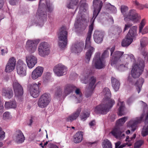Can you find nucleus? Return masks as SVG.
Masks as SVG:
<instances>
[{"instance_id":"1","label":"nucleus","mask_w":148,"mask_h":148,"mask_svg":"<svg viewBox=\"0 0 148 148\" xmlns=\"http://www.w3.org/2000/svg\"><path fill=\"white\" fill-rule=\"evenodd\" d=\"M103 2L101 0H93V6L94 8L92 17L90 21L91 24L89 26L88 31L87 34L85 48L88 49L85 56V62L88 63L91 56L95 50V48L91 46L90 39L92 31L93 29L94 24L95 20L100 12L103 6Z\"/></svg>"},{"instance_id":"2","label":"nucleus","mask_w":148,"mask_h":148,"mask_svg":"<svg viewBox=\"0 0 148 148\" xmlns=\"http://www.w3.org/2000/svg\"><path fill=\"white\" fill-rule=\"evenodd\" d=\"M54 6L50 3L49 0H40L38 8L36 12L34 24L39 27H42L44 22L47 20L48 11L49 13L53 11Z\"/></svg>"},{"instance_id":"3","label":"nucleus","mask_w":148,"mask_h":148,"mask_svg":"<svg viewBox=\"0 0 148 148\" xmlns=\"http://www.w3.org/2000/svg\"><path fill=\"white\" fill-rule=\"evenodd\" d=\"M126 55L133 63L134 66L131 71L132 76L134 78H137L142 74L144 69L145 65L144 58L141 56L140 52V55L138 57V60L136 63L135 57L132 54Z\"/></svg>"},{"instance_id":"4","label":"nucleus","mask_w":148,"mask_h":148,"mask_svg":"<svg viewBox=\"0 0 148 148\" xmlns=\"http://www.w3.org/2000/svg\"><path fill=\"white\" fill-rule=\"evenodd\" d=\"M86 0H81L80 2V6L79 10L78 12L74 24V25L76 28H80L82 30H84L86 27V25L82 23L81 21L85 22L86 21L84 16L82 15V10L84 12H86L88 8V6L86 3Z\"/></svg>"},{"instance_id":"5","label":"nucleus","mask_w":148,"mask_h":148,"mask_svg":"<svg viewBox=\"0 0 148 148\" xmlns=\"http://www.w3.org/2000/svg\"><path fill=\"white\" fill-rule=\"evenodd\" d=\"M115 103V101L113 99L104 100L103 102L95 107L94 111L97 114L105 115L110 111Z\"/></svg>"},{"instance_id":"6","label":"nucleus","mask_w":148,"mask_h":148,"mask_svg":"<svg viewBox=\"0 0 148 148\" xmlns=\"http://www.w3.org/2000/svg\"><path fill=\"white\" fill-rule=\"evenodd\" d=\"M51 100L50 94L48 93H43L40 97L37 104L38 106L41 108H43L46 107L49 105Z\"/></svg>"},{"instance_id":"7","label":"nucleus","mask_w":148,"mask_h":148,"mask_svg":"<svg viewBox=\"0 0 148 148\" xmlns=\"http://www.w3.org/2000/svg\"><path fill=\"white\" fill-rule=\"evenodd\" d=\"M40 83L37 84L36 83L28 84L27 86V90L29 91L32 96L34 98L38 97L40 94L41 88L40 87Z\"/></svg>"},{"instance_id":"8","label":"nucleus","mask_w":148,"mask_h":148,"mask_svg":"<svg viewBox=\"0 0 148 148\" xmlns=\"http://www.w3.org/2000/svg\"><path fill=\"white\" fill-rule=\"evenodd\" d=\"M49 47V45L47 42H41L38 48L39 55L43 57L49 55L50 53Z\"/></svg>"},{"instance_id":"9","label":"nucleus","mask_w":148,"mask_h":148,"mask_svg":"<svg viewBox=\"0 0 148 148\" xmlns=\"http://www.w3.org/2000/svg\"><path fill=\"white\" fill-rule=\"evenodd\" d=\"M92 64L97 69H101L105 67L104 60L100 57L99 52L95 53L92 61Z\"/></svg>"},{"instance_id":"10","label":"nucleus","mask_w":148,"mask_h":148,"mask_svg":"<svg viewBox=\"0 0 148 148\" xmlns=\"http://www.w3.org/2000/svg\"><path fill=\"white\" fill-rule=\"evenodd\" d=\"M140 18V15L134 9L130 10L127 15H125L124 19L125 21L130 20L134 22H137Z\"/></svg>"},{"instance_id":"11","label":"nucleus","mask_w":148,"mask_h":148,"mask_svg":"<svg viewBox=\"0 0 148 148\" xmlns=\"http://www.w3.org/2000/svg\"><path fill=\"white\" fill-rule=\"evenodd\" d=\"M124 52L119 51H114L111 56L110 62L112 66H114L118 63L121 62V58Z\"/></svg>"},{"instance_id":"12","label":"nucleus","mask_w":148,"mask_h":148,"mask_svg":"<svg viewBox=\"0 0 148 148\" xmlns=\"http://www.w3.org/2000/svg\"><path fill=\"white\" fill-rule=\"evenodd\" d=\"M40 41L39 39L35 40H29L26 43L25 48L30 53H33L35 51L37 45Z\"/></svg>"},{"instance_id":"13","label":"nucleus","mask_w":148,"mask_h":148,"mask_svg":"<svg viewBox=\"0 0 148 148\" xmlns=\"http://www.w3.org/2000/svg\"><path fill=\"white\" fill-rule=\"evenodd\" d=\"M27 66L21 60H19L16 64V70L17 74L21 76H24L26 75Z\"/></svg>"},{"instance_id":"14","label":"nucleus","mask_w":148,"mask_h":148,"mask_svg":"<svg viewBox=\"0 0 148 148\" xmlns=\"http://www.w3.org/2000/svg\"><path fill=\"white\" fill-rule=\"evenodd\" d=\"M143 114H142L140 117H136V120H131L128 123L127 126L128 127L131 128L132 132L136 130L137 125L143 121Z\"/></svg>"},{"instance_id":"15","label":"nucleus","mask_w":148,"mask_h":148,"mask_svg":"<svg viewBox=\"0 0 148 148\" xmlns=\"http://www.w3.org/2000/svg\"><path fill=\"white\" fill-rule=\"evenodd\" d=\"M67 68L64 65L59 64L55 66L53 69V71L58 76H63L66 73Z\"/></svg>"},{"instance_id":"16","label":"nucleus","mask_w":148,"mask_h":148,"mask_svg":"<svg viewBox=\"0 0 148 148\" xmlns=\"http://www.w3.org/2000/svg\"><path fill=\"white\" fill-rule=\"evenodd\" d=\"M96 81V78L93 76L91 77L89 79L88 76L81 79V82L82 83L86 84L89 82L88 89H94L96 86V85L95 84Z\"/></svg>"},{"instance_id":"17","label":"nucleus","mask_w":148,"mask_h":148,"mask_svg":"<svg viewBox=\"0 0 148 148\" xmlns=\"http://www.w3.org/2000/svg\"><path fill=\"white\" fill-rule=\"evenodd\" d=\"M13 87L16 95L19 97L23 95V88L17 81H14L13 82Z\"/></svg>"},{"instance_id":"18","label":"nucleus","mask_w":148,"mask_h":148,"mask_svg":"<svg viewBox=\"0 0 148 148\" xmlns=\"http://www.w3.org/2000/svg\"><path fill=\"white\" fill-rule=\"evenodd\" d=\"M105 35L104 31L96 30L93 35V38L95 42L100 44L103 41V37Z\"/></svg>"},{"instance_id":"19","label":"nucleus","mask_w":148,"mask_h":148,"mask_svg":"<svg viewBox=\"0 0 148 148\" xmlns=\"http://www.w3.org/2000/svg\"><path fill=\"white\" fill-rule=\"evenodd\" d=\"M16 65V60L12 57L10 58L7 64L5 69L6 72L9 73L12 71L14 69Z\"/></svg>"},{"instance_id":"20","label":"nucleus","mask_w":148,"mask_h":148,"mask_svg":"<svg viewBox=\"0 0 148 148\" xmlns=\"http://www.w3.org/2000/svg\"><path fill=\"white\" fill-rule=\"evenodd\" d=\"M36 58L32 55L26 57V61L28 68L31 69L33 67L37 62Z\"/></svg>"},{"instance_id":"21","label":"nucleus","mask_w":148,"mask_h":148,"mask_svg":"<svg viewBox=\"0 0 148 148\" xmlns=\"http://www.w3.org/2000/svg\"><path fill=\"white\" fill-rule=\"evenodd\" d=\"M84 47V43L82 42H75L71 47L72 52L78 53L81 52Z\"/></svg>"},{"instance_id":"22","label":"nucleus","mask_w":148,"mask_h":148,"mask_svg":"<svg viewBox=\"0 0 148 148\" xmlns=\"http://www.w3.org/2000/svg\"><path fill=\"white\" fill-rule=\"evenodd\" d=\"M75 86L71 84H67L64 87L63 92V99L68 95L72 93L76 88Z\"/></svg>"},{"instance_id":"23","label":"nucleus","mask_w":148,"mask_h":148,"mask_svg":"<svg viewBox=\"0 0 148 148\" xmlns=\"http://www.w3.org/2000/svg\"><path fill=\"white\" fill-rule=\"evenodd\" d=\"M43 71V68L42 67L38 66L32 72V77L33 79H36L42 75Z\"/></svg>"},{"instance_id":"24","label":"nucleus","mask_w":148,"mask_h":148,"mask_svg":"<svg viewBox=\"0 0 148 148\" xmlns=\"http://www.w3.org/2000/svg\"><path fill=\"white\" fill-rule=\"evenodd\" d=\"M81 111V108H78L75 112L70 115L66 118V121L67 122H71L73 121L76 120L79 115Z\"/></svg>"},{"instance_id":"25","label":"nucleus","mask_w":148,"mask_h":148,"mask_svg":"<svg viewBox=\"0 0 148 148\" xmlns=\"http://www.w3.org/2000/svg\"><path fill=\"white\" fill-rule=\"evenodd\" d=\"M58 35L59 40H67L68 33L65 27L63 26L60 29Z\"/></svg>"},{"instance_id":"26","label":"nucleus","mask_w":148,"mask_h":148,"mask_svg":"<svg viewBox=\"0 0 148 148\" xmlns=\"http://www.w3.org/2000/svg\"><path fill=\"white\" fill-rule=\"evenodd\" d=\"M148 44V38L146 37H143L140 40V52H141V56L143 55L142 54L143 52H145V53H148V52L146 51L145 50V47Z\"/></svg>"},{"instance_id":"27","label":"nucleus","mask_w":148,"mask_h":148,"mask_svg":"<svg viewBox=\"0 0 148 148\" xmlns=\"http://www.w3.org/2000/svg\"><path fill=\"white\" fill-rule=\"evenodd\" d=\"M16 142L18 143H22L25 139V138L20 130H18L16 132Z\"/></svg>"},{"instance_id":"28","label":"nucleus","mask_w":148,"mask_h":148,"mask_svg":"<svg viewBox=\"0 0 148 148\" xmlns=\"http://www.w3.org/2000/svg\"><path fill=\"white\" fill-rule=\"evenodd\" d=\"M2 95L6 98L10 99L13 96V91L9 88H3L2 90Z\"/></svg>"},{"instance_id":"29","label":"nucleus","mask_w":148,"mask_h":148,"mask_svg":"<svg viewBox=\"0 0 148 148\" xmlns=\"http://www.w3.org/2000/svg\"><path fill=\"white\" fill-rule=\"evenodd\" d=\"M111 133L114 137L116 139H118L121 133H122V131L119 127L118 126H116L112 130Z\"/></svg>"},{"instance_id":"30","label":"nucleus","mask_w":148,"mask_h":148,"mask_svg":"<svg viewBox=\"0 0 148 148\" xmlns=\"http://www.w3.org/2000/svg\"><path fill=\"white\" fill-rule=\"evenodd\" d=\"M136 29L137 27L136 26L132 27L130 29L128 33L126 35L127 37L133 39L134 37L136 35Z\"/></svg>"},{"instance_id":"31","label":"nucleus","mask_w":148,"mask_h":148,"mask_svg":"<svg viewBox=\"0 0 148 148\" xmlns=\"http://www.w3.org/2000/svg\"><path fill=\"white\" fill-rule=\"evenodd\" d=\"M83 132H78L74 136L73 141L75 143H79L83 140Z\"/></svg>"},{"instance_id":"32","label":"nucleus","mask_w":148,"mask_h":148,"mask_svg":"<svg viewBox=\"0 0 148 148\" xmlns=\"http://www.w3.org/2000/svg\"><path fill=\"white\" fill-rule=\"evenodd\" d=\"M112 86L115 91H117L119 89L120 83L119 81L116 78L112 77L111 78Z\"/></svg>"},{"instance_id":"33","label":"nucleus","mask_w":148,"mask_h":148,"mask_svg":"<svg viewBox=\"0 0 148 148\" xmlns=\"http://www.w3.org/2000/svg\"><path fill=\"white\" fill-rule=\"evenodd\" d=\"M115 46H113L111 48H107L104 51L102 54L101 57L104 59L105 58L108 57L109 55V52H110V56L112 55L114 51Z\"/></svg>"},{"instance_id":"34","label":"nucleus","mask_w":148,"mask_h":148,"mask_svg":"<svg viewBox=\"0 0 148 148\" xmlns=\"http://www.w3.org/2000/svg\"><path fill=\"white\" fill-rule=\"evenodd\" d=\"M63 93H62V89L61 88L57 87L54 94L55 97L58 99H63Z\"/></svg>"},{"instance_id":"35","label":"nucleus","mask_w":148,"mask_h":148,"mask_svg":"<svg viewBox=\"0 0 148 148\" xmlns=\"http://www.w3.org/2000/svg\"><path fill=\"white\" fill-rule=\"evenodd\" d=\"M144 80L142 78H140L138 79L134 83V85L136 87V89L138 93L140 92L141 88L142 87V85L144 82Z\"/></svg>"},{"instance_id":"36","label":"nucleus","mask_w":148,"mask_h":148,"mask_svg":"<svg viewBox=\"0 0 148 148\" xmlns=\"http://www.w3.org/2000/svg\"><path fill=\"white\" fill-rule=\"evenodd\" d=\"M103 94L105 96L104 100L112 99L110 98L111 97V94L110 90L107 87L104 88L103 90Z\"/></svg>"},{"instance_id":"37","label":"nucleus","mask_w":148,"mask_h":148,"mask_svg":"<svg viewBox=\"0 0 148 148\" xmlns=\"http://www.w3.org/2000/svg\"><path fill=\"white\" fill-rule=\"evenodd\" d=\"M133 39L128 37L126 36L125 38L121 42V45L123 47H127L132 42Z\"/></svg>"},{"instance_id":"38","label":"nucleus","mask_w":148,"mask_h":148,"mask_svg":"<svg viewBox=\"0 0 148 148\" xmlns=\"http://www.w3.org/2000/svg\"><path fill=\"white\" fill-rule=\"evenodd\" d=\"M5 107L7 109L15 108L16 107V102L15 101L6 102L5 103Z\"/></svg>"},{"instance_id":"39","label":"nucleus","mask_w":148,"mask_h":148,"mask_svg":"<svg viewBox=\"0 0 148 148\" xmlns=\"http://www.w3.org/2000/svg\"><path fill=\"white\" fill-rule=\"evenodd\" d=\"M120 104L119 108L118 109V114L119 116H122L124 115V111L125 108L124 105L123 104V102H119L117 103V105Z\"/></svg>"},{"instance_id":"40","label":"nucleus","mask_w":148,"mask_h":148,"mask_svg":"<svg viewBox=\"0 0 148 148\" xmlns=\"http://www.w3.org/2000/svg\"><path fill=\"white\" fill-rule=\"evenodd\" d=\"M90 113L86 110L83 111L80 115V117L81 120L85 121L89 117Z\"/></svg>"},{"instance_id":"41","label":"nucleus","mask_w":148,"mask_h":148,"mask_svg":"<svg viewBox=\"0 0 148 148\" xmlns=\"http://www.w3.org/2000/svg\"><path fill=\"white\" fill-rule=\"evenodd\" d=\"M106 8L107 10H110L111 12L115 14L117 12L116 8L113 5H112L110 3H108L106 4Z\"/></svg>"},{"instance_id":"42","label":"nucleus","mask_w":148,"mask_h":148,"mask_svg":"<svg viewBox=\"0 0 148 148\" xmlns=\"http://www.w3.org/2000/svg\"><path fill=\"white\" fill-rule=\"evenodd\" d=\"M78 0H70L69 3L67 4V7L69 9H73L74 7L77 5Z\"/></svg>"},{"instance_id":"43","label":"nucleus","mask_w":148,"mask_h":148,"mask_svg":"<svg viewBox=\"0 0 148 148\" xmlns=\"http://www.w3.org/2000/svg\"><path fill=\"white\" fill-rule=\"evenodd\" d=\"M103 148H112L111 142L108 139L105 140L102 143Z\"/></svg>"},{"instance_id":"44","label":"nucleus","mask_w":148,"mask_h":148,"mask_svg":"<svg viewBox=\"0 0 148 148\" xmlns=\"http://www.w3.org/2000/svg\"><path fill=\"white\" fill-rule=\"evenodd\" d=\"M121 62L118 63L114 66L115 67L116 69L120 71H124L127 69V68L125 65L121 64Z\"/></svg>"},{"instance_id":"45","label":"nucleus","mask_w":148,"mask_h":148,"mask_svg":"<svg viewBox=\"0 0 148 148\" xmlns=\"http://www.w3.org/2000/svg\"><path fill=\"white\" fill-rule=\"evenodd\" d=\"M127 119V117H124L119 119L116 121V126H118L119 127L122 126L124 123Z\"/></svg>"},{"instance_id":"46","label":"nucleus","mask_w":148,"mask_h":148,"mask_svg":"<svg viewBox=\"0 0 148 148\" xmlns=\"http://www.w3.org/2000/svg\"><path fill=\"white\" fill-rule=\"evenodd\" d=\"M122 31V29L121 27L116 26L113 31L112 34L114 35H119L121 33Z\"/></svg>"},{"instance_id":"47","label":"nucleus","mask_w":148,"mask_h":148,"mask_svg":"<svg viewBox=\"0 0 148 148\" xmlns=\"http://www.w3.org/2000/svg\"><path fill=\"white\" fill-rule=\"evenodd\" d=\"M142 53L143 55L144 61H147L148 62V53L145 52H143ZM144 76L145 77L148 78V71L147 70L144 73Z\"/></svg>"},{"instance_id":"48","label":"nucleus","mask_w":148,"mask_h":148,"mask_svg":"<svg viewBox=\"0 0 148 148\" xmlns=\"http://www.w3.org/2000/svg\"><path fill=\"white\" fill-rule=\"evenodd\" d=\"M128 10V8L126 6L122 5L121 6V10L122 13L123 14L124 18H125V15L127 14L126 12Z\"/></svg>"},{"instance_id":"49","label":"nucleus","mask_w":148,"mask_h":148,"mask_svg":"<svg viewBox=\"0 0 148 148\" xmlns=\"http://www.w3.org/2000/svg\"><path fill=\"white\" fill-rule=\"evenodd\" d=\"M143 143L144 141L143 140H139L137 141L134 144V148H139Z\"/></svg>"},{"instance_id":"50","label":"nucleus","mask_w":148,"mask_h":148,"mask_svg":"<svg viewBox=\"0 0 148 148\" xmlns=\"http://www.w3.org/2000/svg\"><path fill=\"white\" fill-rule=\"evenodd\" d=\"M142 136L145 137L148 135V126L146 127H143L141 132Z\"/></svg>"},{"instance_id":"51","label":"nucleus","mask_w":148,"mask_h":148,"mask_svg":"<svg viewBox=\"0 0 148 148\" xmlns=\"http://www.w3.org/2000/svg\"><path fill=\"white\" fill-rule=\"evenodd\" d=\"M121 142L120 141H118L115 143V148H123L126 146V144H123L121 145Z\"/></svg>"},{"instance_id":"52","label":"nucleus","mask_w":148,"mask_h":148,"mask_svg":"<svg viewBox=\"0 0 148 148\" xmlns=\"http://www.w3.org/2000/svg\"><path fill=\"white\" fill-rule=\"evenodd\" d=\"M60 40L63 41L59 42L58 45L60 47L61 49L64 48L67 45V40Z\"/></svg>"},{"instance_id":"53","label":"nucleus","mask_w":148,"mask_h":148,"mask_svg":"<svg viewBox=\"0 0 148 148\" xmlns=\"http://www.w3.org/2000/svg\"><path fill=\"white\" fill-rule=\"evenodd\" d=\"M134 2V4L136 6V8L139 10H143L144 8V5H143L140 4L136 1Z\"/></svg>"},{"instance_id":"54","label":"nucleus","mask_w":148,"mask_h":148,"mask_svg":"<svg viewBox=\"0 0 148 148\" xmlns=\"http://www.w3.org/2000/svg\"><path fill=\"white\" fill-rule=\"evenodd\" d=\"M5 137V133L0 127V141L3 140Z\"/></svg>"},{"instance_id":"55","label":"nucleus","mask_w":148,"mask_h":148,"mask_svg":"<svg viewBox=\"0 0 148 148\" xmlns=\"http://www.w3.org/2000/svg\"><path fill=\"white\" fill-rule=\"evenodd\" d=\"M145 19H143L140 23L139 26V32H140L143 29V27L145 25Z\"/></svg>"},{"instance_id":"56","label":"nucleus","mask_w":148,"mask_h":148,"mask_svg":"<svg viewBox=\"0 0 148 148\" xmlns=\"http://www.w3.org/2000/svg\"><path fill=\"white\" fill-rule=\"evenodd\" d=\"M88 91L86 93L85 96L87 98L91 96L92 94L94 89H88Z\"/></svg>"},{"instance_id":"57","label":"nucleus","mask_w":148,"mask_h":148,"mask_svg":"<svg viewBox=\"0 0 148 148\" xmlns=\"http://www.w3.org/2000/svg\"><path fill=\"white\" fill-rule=\"evenodd\" d=\"M10 113L8 112H6L3 114V119L4 120H6L10 118Z\"/></svg>"},{"instance_id":"58","label":"nucleus","mask_w":148,"mask_h":148,"mask_svg":"<svg viewBox=\"0 0 148 148\" xmlns=\"http://www.w3.org/2000/svg\"><path fill=\"white\" fill-rule=\"evenodd\" d=\"M3 47H1V54L2 56H4L5 54H6L8 53V50L6 47H4V48H3Z\"/></svg>"},{"instance_id":"59","label":"nucleus","mask_w":148,"mask_h":148,"mask_svg":"<svg viewBox=\"0 0 148 148\" xmlns=\"http://www.w3.org/2000/svg\"><path fill=\"white\" fill-rule=\"evenodd\" d=\"M10 4L13 5H16V3L19 1V0H9Z\"/></svg>"},{"instance_id":"60","label":"nucleus","mask_w":148,"mask_h":148,"mask_svg":"<svg viewBox=\"0 0 148 148\" xmlns=\"http://www.w3.org/2000/svg\"><path fill=\"white\" fill-rule=\"evenodd\" d=\"M141 33L142 34H144L147 33L148 32V27L146 26L144 28V29L142 30L140 33Z\"/></svg>"},{"instance_id":"61","label":"nucleus","mask_w":148,"mask_h":148,"mask_svg":"<svg viewBox=\"0 0 148 148\" xmlns=\"http://www.w3.org/2000/svg\"><path fill=\"white\" fill-rule=\"evenodd\" d=\"M134 100V99L132 97H131L129 98L127 101V104L130 105L133 102Z\"/></svg>"},{"instance_id":"62","label":"nucleus","mask_w":148,"mask_h":148,"mask_svg":"<svg viewBox=\"0 0 148 148\" xmlns=\"http://www.w3.org/2000/svg\"><path fill=\"white\" fill-rule=\"evenodd\" d=\"M115 116L116 115L114 114L109 115V118L111 122L114 121L115 119Z\"/></svg>"},{"instance_id":"63","label":"nucleus","mask_w":148,"mask_h":148,"mask_svg":"<svg viewBox=\"0 0 148 148\" xmlns=\"http://www.w3.org/2000/svg\"><path fill=\"white\" fill-rule=\"evenodd\" d=\"M132 25L127 23L125 24V25L124 29L123 30V32H125L126 30L128 29L131 27Z\"/></svg>"},{"instance_id":"64","label":"nucleus","mask_w":148,"mask_h":148,"mask_svg":"<svg viewBox=\"0 0 148 148\" xmlns=\"http://www.w3.org/2000/svg\"><path fill=\"white\" fill-rule=\"evenodd\" d=\"M33 121L34 119L32 117H31L29 122L27 123V125L30 126H31Z\"/></svg>"}]
</instances>
